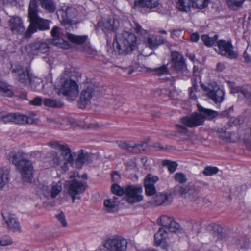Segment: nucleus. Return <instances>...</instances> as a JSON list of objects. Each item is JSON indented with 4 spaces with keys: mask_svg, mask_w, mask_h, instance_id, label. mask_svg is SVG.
Instances as JSON below:
<instances>
[{
    "mask_svg": "<svg viewBox=\"0 0 251 251\" xmlns=\"http://www.w3.org/2000/svg\"><path fill=\"white\" fill-rule=\"evenodd\" d=\"M60 92L66 96L68 100L73 101L78 95V86L75 81L66 79L62 83Z\"/></svg>",
    "mask_w": 251,
    "mask_h": 251,
    "instance_id": "7",
    "label": "nucleus"
},
{
    "mask_svg": "<svg viewBox=\"0 0 251 251\" xmlns=\"http://www.w3.org/2000/svg\"><path fill=\"white\" fill-rule=\"evenodd\" d=\"M141 186L128 185L125 188V199L130 204L141 201L143 199Z\"/></svg>",
    "mask_w": 251,
    "mask_h": 251,
    "instance_id": "9",
    "label": "nucleus"
},
{
    "mask_svg": "<svg viewBox=\"0 0 251 251\" xmlns=\"http://www.w3.org/2000/svg\"><path fill=\"white\" fill-rule=\"evenodd\" d=\"M62 189V184L60 182H58L57 183L54 184L50 190V196L51 198H55L60 192L61 191Z\"/></svg>",
    "mask_w": 251,
    "mask_h": 251,
    "instance_id": "39",
    "label": "nucleus"
},
{
    "mask_svg": "<svg viewBox=\"0 0 251 251\" xmlns=\"http://www.w3.org/2000/svg\"><path fill=\"white\" fill-rule=\"evenodd\" d=\"M38 5L36 0H30L28 7V18L30 21L29 27L25 34L26 38L37 31L48 30L50 29V20L40 18L38 15Z\"/></svg>",
    "mask_w": 251,
    "mask_h": 251,
    "instance_id": "1",
    "label": "nucleus"
},
{
    "mask_svg": "<svg viewBox=\"0 0 251 251\" xmlns=\"http://www.w3.org/2000/svg\"><path fill=\"white\" fill-rule=\"evenodd\" d=\"M200 187L194 184L186 185H177L175 187L173 193L191 201H196L200 199Z\"/></svg>",
    "mask_w": 251,
    "mask_h": 251,
    "instance_id": "4",
    "label": "nucleus"
},
{
    "mask_svg": "<svg viewBox=\"0 0 251 251\" xmlns=\"http://www.w3.org/2000/svg\"><path fill=\"white\" fill-rule=\"evenodd\" d=\"M15 113H8L5 115H1L0 119L1 121H3L4 123H8V122H14V117Z\"/></svg>",
    "mask_w": 251,
    "mask_h": 251,
    "instance_id": "47",
    "label": "nucleus"
},
{
    "mask_svg": "<svg viewBox=\"0 0 251 251\" xmlns=\"http://www.w3.org/2000/svg\"><path fill=\"white\" fill-rule=\"evenodd\" d=\"M10 180V172L4 168H0V191L8 183Z\"/></svg>",
    "mask_w": 251,
    "mask_h": 251,
    "instance_id": "27",
    "label": "nucleus"
},
{
    "mask_svg": "<svg viewBox=\"0 0 251 251\" xmlns=\"http://www.w3.org/2000/svg\"><path fill=\"white\" fill-rule=\"evenodd\" d=\"M61 154L64 159L69 163L73 161V155L71 153V151L68 145L65 144L62 147L60 150Z\"/></svg>",
    "mask_w": 251,
    "mask_h": 251,
    "instance_id": "30",
    "label": "nucleus"
},
{
    "mask_svg": "<svg viewBox=\"0 0 251 251\" xmlns=\"http://www.w3.org/2000/svg\"><path fill=\"white\" fill-rule=\"evenodd\" d=\"M48 144L52 148L57 149V150H59L60 151L62 147H63V146L64 145L60 144L59 143H58L57 142H49Z\"/></svg>",
    "mask_w": 251,
    "mask_h": 251,
    "instance_id": "57",
    "label": "nucleus"
},
{
    "mask_svg": "<svg viewBox=\"0 0 251 251\" xmlns=\"http://www.w3.org/2000/svg\"><path fill=\"white\" fill-rule=\"evenodd\" d=\"M163 164L164 166L167 167L168 170L170 173L174 172L177 167V164L175 162L170 161V160H165L163 161Z\"/></svg>",
    "mask_w": 251,
    "mask_h": 251,
    "instance_id": "44",
    "label": "nucleus"
},
{
    "mask_svg": "<svg viewBox=\"0 0 251 251\" xmlns=\"http://www.w3.org/2000/svg\"><path fill=\"white\" fill-rule=\"evenodd\" d=\"M113 45L119 54L126 55L137 48L138 42L134 34L125 31L115 35Z\"/></svg>",
    "mask_w": 251,
    "mask_h": 251,
    "instance_id": "2",
    "label": "nucleus"
},
{
    "mask_svg": "<svg viewBox=\"0 0 251 251\" xmlns=\"http://www.w3.org/2000/svg\"><path fill=\"white\" fill-rule=\"evenodd\" d=\"M173 201L171 193H160L156 196L154 202L157 205H168Z\"/></svg>",
    "mask_w": 251,
    "mask_h": 251,
    "instance_id": "24",
    "label": "nucleus"
},
{
    "mask_svg": "<svg viewBox=\"0 0 251 251\" xmlns=\"http://www.w3.org/2000/svg\"><path fill=\"white\" fill-rule=\"evenodd\" d=\"M240 120L238 118H235L231 119L229 122V124L230 126H234L239 125Z\"/></svg>",
    "mask_w": 251,
    "mask_h": 251,
    "instance_id": "60",
    "label": "nucleus"
},
{
    "mask_svg": "<svg viewBox=\"0 0 251 251\" xmlns=\"http://www.w3.org/2000/svg\"><path fill=\"white\" fill-rule=\"evenodd\" d=\"M119 21L117 19L111 18L104 22L102 30L106 34L111 32H115L119 27Z\"/></svg>",
    "mask_w": 251,
    "mask_h": 251,
    "instance_id": "20",
    "label": "nucleus"
},
{
    "mask_svg": "<svg viewBox=\"0 0 251 251\" xmlns=\"http://www.w3.org/2000/svg\"><path fill=\"white\" fill-rule=\"evenodd\" d=\"M66 36L70 42L78 44H83L87 39L86 36H77L68 32L66 33Z\"/></svg>",
    "mask_w": 251,
    "mask_h": 251,
    "instance_id": "29",
    "label": "nucleus"
},
{
    "mask_svg": "<svg viewBox=\"0 0 251 251\" xmlns=\"http://www.w3.org/2000/svg\"><path fill=\"white\" fill-rule=\"evenodd\" d=\"M36 114L34 113H29L27 115H25L27 118V124H32L34 123V117Z\"/></svg>",
    "mask_w": 251,
    "mask_h": 251,
    "instance_id": "58",
    "label": "nucleus"
},
{
    "mask_svg": "<svg viewBox=\"0 0 251 251\" xmlns=\"http://www.w3.org/2000/svg\"><path fill=\"white\" fill-rule=\"evenodd\" d=\"M112 192L119 196H122L125 195V188L123 189L117 184H114L111 186Z\"/></svg>",
    "mask_w": 251,
    "mask_h": 251,
    "instance_id": "42",
    "label": "nucleus"
},
{
    "mask_svg": "<svg viewBox=\"0 0 251 251\" xmlns=\"http://www.w3.org/2000/svg\"><path fill=\"white\" fill-rule=\"evenodd\" d=\"M154 72V74L158 76L168 74L169 70L167 66L166 65H162V66L158 68H155L151 70Z\"/></svg>",
    "mask_w": 251,
    "mask_h": 251,
    "instance_id": "41",
    "label": "nucleus"
},
{
    "mask_svg": "<svg viewBox=\"0 0 251 251\" xmlns=\"http://www.w3.org/2000/svg\"><path fill=\"white\" fill-rule=\"evenodd\" d=\"M67 191L74 202L75 199H80L79 195L83 193L87 188L86 182L77 178L68 180L66 183Z\"/></svg>",
    "mask_w": 251,
    "mask_h": 251,
    "instance_id": "5",
    "label": "nucleus"
},
{
    "mask_svg": "<svg viewBox=\"0 0 251 251\" xmlns=\"http://www.w3.org/2000/svg\"><path fill=\"white\" fill-rule=\"evenodd\" d=\"M50 33L53 38L50 40L52 44L63 49H67L69 47L68 42L64 39V35L61 28L55 26L52 28Z\"/></svg>",
    "mask_w": 251,
    "mask_h": 251,
    "instance_id": "13",
    "label": "nucleus"
},
{
    "mask_svg": "<svg viewBox=\"0 0 251 251\" xmlns=\"http://www.w3.org/2000/svg\"><path fill=\"white\" fill-rule=\"evenodd\" d=\"M112 179L114 182H119L120 180V174L117 172L113 173L112 175Z\"/></svg>",
    "mask_w": 251,
    "mask_h": 251,
    "instance_id": "61",
    "label": "nucleus"
},
{
    "mask_svg": "<svg viewBox=\"0 0 251 251\" xmlns=\"http://www.w3.org/2000/svg\"><path fill=\"white\" fill-rule=\"evenodd\" d=\"M71 10V8H67L65 10H60L57 12L58 19L62 24L65 26L70 25V21L69 20V13Z\"/></svg>",
    "mask_w": 251,
    "mask_h": 251,
    "instance_id": "26",
    "label": "nucleus"
},
{
    "mask_svg": "<svg viewBox=\"0 0 251 251\" xmlns=\"http://www.w3.org/2000/svg\"><path fill=\"white\" fill-rule=\"evenodd\" d=\"M25 181H29L32 177L33 167L31 161L28 160L20 161L16 167Z\"/></svg>",
    "mask_w": 251,
    "mask_h": 251,
    "instance_id": "15",
    "label": "nucleus"
},
{
    "mask_svg": "<svg viewBox=\"0 0 251 251\" xmlns=\"http://www.w3.org/2000/svg\"><path fill=\"white\" fill-rule=\"evenodd\" d=\"M168 237L167 232L163 229L160 228L154 235V245L158 246L162 244L163 246H167Z\"/></svg>",
    "mask_w": 251,
    "mask_h": 251,
    "instance_id": "22",
    "label": "nucleus"
},
{
    "mask_svg": "<svg viewBox=\"0 0 251 251\" xmlns=\"http://www.w3.org/2000/svg\"><path fill=\"white\" fill-rule=\"evenodd\" d=\"M4 224L10 230L14 231H20L21 227L17 221H5Z\"/></svg>",
    "mask_w": 251,
    "mask_h": 251,
    "instance_id": "34",
    "label": "nucleus"
},
{
    "mask_svg": "<svg viewBox=\"0 0 251 251\" xmlns=\"http://www.w3.org/2000/svg\"><path fill=\"white\" fill-rule=\"evenodd\" d=\"M8 26L11 32L14 34H21L25 31L23 21L18 16L10 17L9 20Z\"/></svg>",
    "mask_w": 251,
    "mask_h": 251,
    "instance_id": "18",
    "label": "nucleus"
},
{
    "mask_svg": "<svg viewBox=\"0 0 251 251\" xmlns=\"http://www.w3.org/2000/svg\"><path fill=\"white\" fill-rule=\"evenodd\" d=\"M126 24L130 25L131 27L134 28V30L137 33H140L144 35L147 34V31L143 29L138 23L134 22L133 24H130L129 22H127Z\"/></svg>",
    "mask_w": 251,
    "mask_h": 251,
    "instance_id": "43",
    "label": "nucleus"
},
{
    "mask_svg": "<svg viewBox=\"0 0 251 251\" xmlns=\"http://www.w3.org/2000/svg\"><path fill=\"white\" fill-rule=\"evenodd\" d=\"M175 179L176 181L180 183H183L186 181V176L182 173H177L175 175Z\"/></svg>",
    "mask_w": 251,
    "mask_h": 251,
    "instance_id": "50",
    "label": "nucleus"
},
{
    "mask_svg": "<svg viewBox=\"0 0 251 251\" xmlns=\"http://www.w3.org/2000/svg\"><path fill=\"white\" fill-rule=\"evenodd\" d=\"M197 107L199 113H194L190 116L181 118L182 124L188 127L198 126L203 124L205 119L210 120L218 115L216 111L204 108L199 104Z\"/></svg>",
    "mask_w": 251,
    "mask_h": 251,
    "instance_id": "3",
    "label": "nucleus"
},
{
    "mask_svg": "<svg viewBox=\"0 0 251 251\" xmlns=\"http://www.w3.org/2000/svg\"><path fill=\"white\" fill-rule=\"evenodd\" d=\"M218 36L217 35H215L213 37H210L207 35H202L201 36V39L202 40L204 45L207 46H212L215 45L216 43H217Z\"/></svg>",
    "mask_w": 251,
    "mask_h": 251,
    "instance_id": "32",
    "label": "nucleus"
},
{
    "mask_svg": "<svg viewBox=\"0 0 251 251\" xmlns=\"http://www.w3.org/2000/svg\"><path fill=\"white\" fill-rule=\"evenodd\" d=\"M158 180V178L151 174H148L144 179V185L146 194L148 196H152L156 192L154 184Z\"/></svg>",
    "mask_w": 251,
    "mask_h": 251,
    "instance_id": "17",
    "label": "nucleus"
},
{
    "mask_svg": "<svg viewBox=\"0 0 251 251\" xmlns=\"http://www.w3.org/2000/svg\"><path fill=\"white\" fill-rule=\"evenodd\" d=\"M50 44L49 39L37 41L28 46L26 50L32 55L46 53L49 51Z\"/></svg>",
    "mask_w": 251,
    "mask_h": 251,
    "instance_id": "12",
    "label": "nucleus"
},
{
    "mask_svg": "<svg viewBox=\"0 0 251 251\" xmlns=\"http://www.w3.org/2000/svg\"><path fill=\"white\" fill-rule=\"evenodd\" d=\"M96 92V88L93 85H89L86 89L82 91L78 103L79 108H84L90 103L91 100L95 97Z\"/></svg>",
    "mask_w": 251,
    "mask_h": 251,
    "instance_id": "16",
    "label": "nucleus"
},
{
    "mask_svg": "<svg viewBox=\"0 0 251 251\" xmlns=\"http://www.w3.org/2000/svg\"><path fill=\"white\" fill-rule=\"evenodd\" d=\"M103 244L109 251H126L128 242L123 237L115 235L106 239Z\"/></svg>",
    "mask_w": 251,
    "mask_h": 251,
    "instance_id": "6",
    "label": "nucleus"
},
{
    "mask_svg": "<svg viewBox=\"0 0 251 251\" xmlns=\"http://www.w3.org/2000/svg\"><path fill=\"white\" fill-rule=\"evenodd\" d=\"M11 69L14 76L19 82L25 85L31 84L32 76L27 68L24 69L19 65H15L11 66Z\"/></svg>",
    "mask_w": 251,
    "mask_h": 251,
    "instance_id": "11",
    "label": "nucleus"
},
{
    "mask_svg": "<svg viewBox=\"0 0 251 251\" xmlns=\"http://www.w3.org/2000/svg\"><path fill=\"white\" fill-rule=\"evenodd\" d=\"M43 104L46 106L53 108H59L62 106L59 101L50 99H45L43 101Z\"/></svg>",
    "mask_w": 251,
    "mask_h": 251,
    "instance_id": "37",
    "label": "nucleus"
},
{
    "mask_svg": "<svg viewBox=\"0 0 251 251\" xmlns=\"http://www.w3.org/2000/svg\"><path fill=\"white\" fill-rule=\"evenodd\" d=\"M192 83L193 85L192 87L190 88L189 89V95L191 99L193 100H196L197 97L196 95L194 94L195 92H197V89L198 88L197 83L196 82V80L195 78H192Z\"/></svg>",
    "mask_w": 251,
    "mask_h": 251,
    "instance_id": "45",
    "label": "nucleus"
},
{
    "mask_svg": "<svg viewBox=\"0 0 251 251\" xmlns=\"http://www.w3.org/2000/svg\"><path fill=\"white\" fill-rule=\"evenodd\" d=\"M218 171L219 169L216 167L207 166L204 168L203 173L205 176H212L217 174Z\"/></svg>",
    "mask_w": 251,
    "mask_h": 251,
    "instance_id": "46",
    "label": "nucleus"
},
{
    "mask_svg": "<svg viewBox=\"0 0 251 251\" xmlns=\"http://www.w3.org/2000/svg\"><path fill=\"white\" fill-rule=\"evenodd\" d=\"M118 198L113 197L112 199L105 200L104 205L106 211L113 213L118 210Z\"/></svg>",
    "mask_w": 251,
    "mask_h": 251,
    "instance_id": "25",
    "label": "nucleus"
},
{
    "mask_svg": "<svg viewBox=\"0 0 251 251\" xmlns=\"http://www.w3.org/2000/svg\"><path fill=\"white\" fill-rule=\"evenodd\" d=\"M207 229L209 231H212L214 233H216L220 238L225 237L224 230L219 226V225H216L214 223L210 224L207 227Z\"/></svg>",
    "mask_w": 251,
    "mask_h": 251,
    "instance_id": "31",
    "label": "nucleus"
},
{
    "mask_svg": "<svg viewBox=\"0 0 251 251\" xmlns=\"http://www.w3.org/2000/svg\"><path fill=\"white\" fill-rule=\"evenodd\" d=\"M14 123L17 124H27V118L25 115L20 113H15Z\"/></svg>",
    "mask_w": 251,
    "mask_h": 251,
    "instance_id": "40",
    "label": "nucleus"
},
{
    "mask_svg": "<svg viewBox=\"0 0 251 251\" xmlns=\"http://www.w3.org/2000/svg\"><path fill=\"white\" fill-rule=\"evenodd\" d=\"M90 155L86 152H84L81 150L78 152V157L76 160V164L77 166L82 165L86 162L89 161Z\"/></svg>",
    "mask_w": 251,
    "mask_h": 251,
    "instance_id": "33",
    "label": "nucleus"
},
{
    "mask_svg": "<svg viewBox=\"0 0 251 251\" xmlns=\"http://www.w3.org/2000/svg\"><path fill=\"white\" fill-rule=\"evenodd\" d=\"M42 102V100L41 98L37 97L30 101V104L33 105L39 106L41 105Z\"/></svg>",
    "mask_w": 251,
    "mask_h": 251,
    "instance_id": "55",
    "label": "nucleus"
},
{
    "mask_svg": "<svg viewBox=\"0 0 251 251\" xmlns=\"http://www.w3.org/2000/svg\"><path fill=\"white\" fill-rule=\"evenodd\" d=\"M12 241L8 236H4L0 240V245L3 246L11 244Z\"/></svg>",
    "mask_w": 251,
    "mask_h": 251,
    "instance_id": "52",
    "label": "nucleus"
},
{
    "mask_svg": "<svg viewBox=\"0 0 251 251\" xmlns=\"http://www.w3.org/2000/svg\"><path fill=\"white\" fill-rule=\"evenodd\" d=\"M230 88H231V93H239L240 92L241 87L236 86H235L234 84H232L230 85Z\"/></svg>",
    "mask_w": 251,
    "mask_h": 251,
    "instance_id": "62",
    "label": "nucleus"
},
{
    "mask_svg": "<svg viewBox=\"0 0 251 251\" xmlns=\"http://www.w3.org/2000/svg\"><path fill=\"white\" fill-rule=\"evenodd\" d=\"M86 56L88 58H92L94 57L96 54V51L92 48H88L85 50Z\"/></svg>",
    "mask_w": 251,
    "mask_h": 251,
    "instance_id": "51",
    "label": "nucleus"
},
{
    "mask_svg": "<svg viewBox=\"0 0 251 251\" xmlns=\"http://www.w3.org/2000/svg\"><path fill=\"white\" fill-rule=\"evenodd\" d=\"M171 57L173 64H174L176 62H178L179 61L184 59L182 55L177 51L172 52L171 53Z\"/></svg>",
    "mask_w": 251,
    "mask_h": 251,
    "instance_id": "49",
    "label": "nucleus"
},
{
    "mask_svg": "<svg viewBox=\"0 0 251 251\" xmlns=\"http://www.w3.org/2000/svg\"><path fill=\"white\" fill-rule=\"evenodd\" d=\"M176 126L177 131L179 133L186 134L188 132L187 128L183 125L178 124Z\"/></svg>",
    "mask_w": 251,
    "mask_h": 251,
    "instance_id": "54",
    "label": "nucleus"
},
{
    "mask_svg": "<svg viewBox=\"0 0 251 251\" xmlns=\"http://www.w3.org/2000/svg\"><path fill=\"white\" fill-rule=\"evenodd\" d=\"M41 6L49 13H53L56 9V4L52 0H38Z\"/></svg>",
    "mask_w": 251,
    "mask_h": 251,
    "instance_id": "28",
    "label": "nucleus"
},
{
    "mask_svg": "<svg viewBox=\"0 0 251 251\" xmlns=\"http://www.w3.org/2000/svg\"><path fill=\"white\" fill-rule=\"evenodd\" d=\"M118 146L120 148L123 149L129 150L130 148H133V146H130L125 142H120L118 143Z\"/></svg>",
    "mask_w": 251,
    "mask_h": 251,
    "instance_id": "59",
    "label": "nucleus"
},
{
    "mask_svg": "<svg viewBox=\"0 0 251 251\" xmlns=\"http://www.w3.org/2000/svg\"><path fill=\"white\" fill-rule=\"evenodd\" d=\"M201 87L207 97L215 103H221L224 100L223 91L215 83H212L205 86L201 84Z\"/></svg>",
    "mask_w": 251,
    "mask_h": 251,
    "instance_id": "8",
    "label": "nucleus"
},
{
    "mask_svg": "<svg viewBox=\"0 0 251 251\" xmlns=\"http://www.w3.org/2000/svg\"><path fill=\"white\" fill-rule=\"evenodd\" d=\"M159 4L157 0H134V8H147L152 9Z\"/></svg>",
    "mask_w": 251,
    "mask_h": 251,
    "instance_id": "23",
    "label": "nucleus"
},
{
    "mask_svg": "<svg viewBox=\"0 0 251 251\" xmlns=\"http://www.w3.org/2000/svg\"><path fill=\"white\" fill-rule=\"evenodd\" d=\"M245 0H226L229 7L233 10H236L241 7Z\"/></svg>",
    "mask_w": 251,
    "mask_h": 251,
    "instance_id": "35",
    "label": "nucleus"
},
{
    "mask_svg": "<svg viewBox=\"0 0 251 251\" xmlns=\"http://www.w3.org/2000/svg\"><path fill=\"white\" fill-rule=\"evenodd\" d=\"M12 162L15 164L16 167L18 163L21 161L26 160V159L23 158V153L22 152H11Z\"/></svg>",
    "mask_w": 251,
    "mask_h": 251,
    "instance_id": "38",
    "label": "nucleus"
},
{
    "mask_svg": "<svg viewBox=\"0 0 251 251\" xmlns=\"http://www.w3.org/2000/svg\"><path fill=\"white\" fill-rule=\"evenodd\" d=\"M158 223L172 232L176 233L181 230L180 225L176 221H158Z\"/></svg>",
    "mask_w": 251,
    "mask_h": 251,
    "instance_id": "21",
    "label": "nucleus"
},
{
    "mask_svg": "<svg viewBox=\"0 0 251 251\" xmlns=\"http://www.w3.org/2000/svg\"><path fill=\"white\" fill-rule=\"evenodd\" d=\"M0 91L3 93L5 96L11 97L14 93L10 88V86L5 82L0 81Z\"/></svg>",
    "mask_w": 251,
    "mask_h": 251,
    "instance_id": "36",
    "label": "nucleus"
},
{
    "mask_svg": "<svg viewBox=\"0 0 251 251\" xmlns=\"http://www.w3.org/2000/svg\"><path fill=\"white\" fill-rule=\"evenodd\" d=\"M51 161L52 164L55 166H58L61 164V160L58 154L56 153L52 154V160Z\"/></svg>",
    "mask_w": 251,
    "mask_h": 251,
    "instance_id": "53",
    "label": "nucleus"
},
{
    "mask_svg": "<svg viewBox=\"0 0 251 251\" xmlns=\"http://www.w3.org/2000/svg\"><path fill=\"white\" fill-rule=\"evenodd\" d=\"M199 38V34L197 32L194 33L190 35V40L192 42H197Z\"/></svg>",
    "mask_w": 251,
    "mask_h": 251,
    "instance_id": "63",
    "label": "nucleus"
},
{
    "mask_svg": "<svg viewBox=\"0 0 251 251\" xmlns=\"http://www.w3.org/2000/svg\"><path fill=\"white\" fill-rule=\"evenodd\" d=\"M209 0H178L177 8L181 11H187L190 7L202 9L206 7Z\"/></svg>",
    "mask_w": 251,
    "mask_h": 251,
    "instance_id": "14",
    "label": "nucleus"
},
{
    "mask_svg": "<svg viewBox=\"0 0 251 251\" xmlns=\"http://www.w3.org/2000/svg\"><path fill=\"white\" fill-rule=\"evenodd\" d=\"M217 45L218 50L216 51L218 54L231 59H236L238 57V54L237 52L233 50V46L231 40L227 41L223 40H219L217 42Z\"/></svg>",
    "mask_w": 251,
    "mask_h": 251,
    "instance_id": "10",
    "label": "nucleus"
},
{
    "mask_svg": "<svg viewBox=\"0 0 251 251\" xmlns=\"http://www.w3.org/2000/svg\"><path fill=\"white\" fill-rule=\"evenodd\" d=\"M182 35V31L180 30H174L171 34V37L176 40L177 38H179Z\"/></svg>",
    "mask_w": 251,
    "mask_h": 251,
    "instance_id": "56",
    "label": "nucleus"
},
{
    "mask_svg": "<svg viewBox=\"0 0 251 251\" xmlns=\"http://www.w3.org/2000/svg\"><path fill=\"white\" fill-rule=\"evenodd\" d=\"M185 67L186 65L184 59L173 64V67L177 71H182Z\"/></svg>",
    "mask_w": 251,
    "mask_h": 251,
    "instance_id": "48",
    "label": "nucleus"
},
{
    "mask_svg": "<svg viewBox=\"0 0 251 251\" xmlns=\"http://www.w3.org/2000/svg\"><path fill=\"white\" fill-rule=\"evenodd\" d=\"M144 43L147 47L156 49L161 44H165L167 41L162 37H157L156 35L148 36L144 39Z\"/></svg>",
    "mask_w": 251,
    "mask_h": 251,
    "instance_id": "19",
    "label": "nucleus"
},
{
    "mask_svg": "<svg viewBox=\"0 0 251 251\" xmlns=\"http://www.w3.org/2000/svg\"><path fill=\"white\" fill-rule=\"evenodd\" d=\"M245 98H248V99L251 97V95L249 91L245 89H243L242 88H241L240 92Z\"/></svg>",
    "mask_w": 251,
    "mask_h": 251,
    "instance_id": "64",
    "label": "nucleus"
}]
</instances>
